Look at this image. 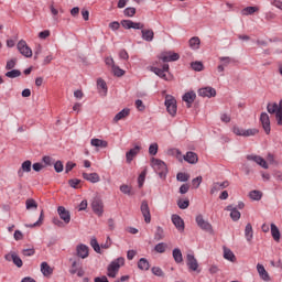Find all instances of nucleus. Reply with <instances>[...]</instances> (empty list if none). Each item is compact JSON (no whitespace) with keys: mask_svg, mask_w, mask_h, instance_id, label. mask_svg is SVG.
<instances>
[{"mask_svg":"<svg viewBox=\"0 0 282 282\" xmlns=\"http://www.w3.org/2000/svg\"><path fill=\"white\" fill-rule=\"evenodd\" d=\"M151 166L158 173L159 177H166V173H169V170L166 167V163L160 159L152 158L151 159Z\"/></svg>","mask_w":282,"mask_h":282,"instance_id":"1","label":"nucleus"},{"mask_svg":"<svg viewBox=\"0 0 282 282\" xmlns=\"http://www.w3.org/2000/svg\"><path fill=\"white\" fill-rule=\"evenodd\" d=\"M165 107L167 113L174 118V116H177V100L175 97L171 95L165 96Z\"/></svg>","mask_w":282,"mask_h":282,"instance_id":"2","label":"nucleus"},{"mask_svg":"<svg viewBox=\"0 0 282 282\" xmlns=\"http://www.w3.org/2000/svg\"><path fill=\"white\" fill-rule=\"evenodd\" d=\"M195 221H196L198 228H200V230H204L205 232L213 234V225H210V223H208V220L204 219V216L202 214H198L196 216Z\"/></svg>","mask_w":282,"mask_h":282,"instance_id":"3","label":"nucleus"},{"mask_svg":"<svg viewBox=\"0 0 282 282\" xmlns=\"http://www.w3.org/2000/svg\"><path fill=\"white\" fill-rule=\"evenodd\" d=\"M91 208L95 215L102 217V213H105V204L102 203V199L95 197L91 202Z\"/></svg>","mask_w":282,"mask_h":282,"instance_id":"4","label":"nucleus"},{"mask_svg":"<svg viewBox=\"0 0 282 282\" xmlns=\"http://www.w3.org/2000/svg\"><path fill=\"white\" fill-rule=\"evenodd\" d=\"M17 47L20 54H22V56H25V58H32V48L28 46V42H25L24 40H21L18 43Z\"/></svg>","mask_w":282,"mask_h":282,"instance_id":"5","label":"nucleus"},{"mask_svg":"<svg viewBox=\"0 0 282 282\" xmlns=\"http://www.w3.org/2000/svg\"><path fill=\"white\" fill-rule=\"evenodd\" d=\"M121 25L124 28V30H144V23L133 22L131 20H122Z\"/></svg>","mask_w":282,"mask_h":282,"instance_id":"6","label":"nucleus"},{"mask_svg":"<svg viewBox=\"0 0 282 282\" xmlns=\"http://www.w3.org/2000/svg\"><path fill=\"white\" fill-rule=\"evenodd\" d=\"M75 257H78V259H87V257H89V247L85 243L77 245Z\"/></svg>","mask_w":282,"mask_h":282,"instance_id":"7","label":"nucleus"},{"mask_svg":"<svg viewBox=\"0 0 282 282\" xmlns=\"http://www.w3.org/2000/svg\"><path fill=\"white\" fill-rule=\"evenodd\" d=\"M186 265L191 272H197V268H199V263L197 262V259L195 258V254L187 253L186 256Z\"/></svg>","mask_w":282,"mask_h":282,"instance_id":"8","label":"nucleus"},{"mask_svg":"<svg viewBox=\"0 0 282 282\" xmlns=\"http://www.w3.org/2000/svg\"><path fill=\"white\" fill-rule=\"evenodd\" d=\"M140 210L142 213V216L144 217L145 224H151V208H149V202L142 200Z\"/></svg>","mask_w":282,"mask_h":282,"instance_id":"9","label":"nucleus"},{"mask_svg":"<svg viewBox=\"0 0 282 282\" xmlns=\"http://www.w3.org/2000/svg\"><path fill=\"white\" fill-rule=\"evenodd\" d=\"M151 72H153V74L159 76V78H162L163 80H169V77L166 76V74H169V64H164L162 66V68H160V67H152Z\"/></svg>","mask_w":282,"mask_h":282,"instance_id":"10","label":"nucleus"},{"mask_svg":"<svg viewBox=\"0 0 282 282\" xmlns=\"http://www.w3.org/2000/svg\"><path fill=\"white\" fill-rule=\"evenodd\" d=\"M198 96L202 98H215L217 96V90L215 88L207 86L198 89Z\"/></svg>","mask_w":282,"mask_h":282,"instance_id":"11","label":"nucleus"},{"mask_svg":"<svg viewBox=\"0 0 282 282\" xmlns=\"http://www.w3.org/2000/svg\"><path fill=\"white\" fill-rule=\"evenodd\" d=\"M260 122L262 124V128L264 129V132L267 133V135H270V116L268 115V112H262L260 115Z\"/></svg>","mask_w":282,"mask_h":282,"instance_id":"12","label":"nucleus"},{"mask_svg":"<svg viewBox=\"0 0 282 282\" xmlns=\"http://www.w3.org/2000/svg\"><path fill=\"white\" fill-rule=\"evenodd\" d=\"M230 186V182L224 181L223 183L215 182L210 188V195H215V193H219V191H224V188H228Z\"/></svg>","mask_w":282,"mask_h":282,"instance_id":"13","label":"nucleus"},{"mask_svg":"<svg viewBox=\"0 0 282 282\" xmlns=\"http://www.w3.org/2000/svg\"><path fill=\"white\" fill-rule=\"evenodd\" d=\"M195 98H197V95L195 94V91H188L183 95L182 100L186 102L187 109H191L193 107V102H195Z\"/></svg>","mask_w":282,"mask_h":282,"instance_id":"14","label":"nucleus"},{"mask_svg":"<svg viewBox=\"0 0 282 282\" xmlns=\"http://www.w3.org/2000/svg\"><path fill=\"white\" fill-rule=\"evenodd\" d=\"M57 214L59 219L64 220V224H69L72 221V214H69V210H66L64 206L57 208Z\"/></svg>","mask_w":282,"mask_h":282,"instance_id":"15","label":"nucleus"},{"mask_svg":"<svg viewBox=\"0 0 282 282\" xmlns=\"http://www.w3.org/2000/svg\"><path fill=\"white\" fill-rule=\"evenodd\" d=\"M122 265H124V258L119 257L110 262L108 269L112 270L113 272H120V268H122Z\"/></svg>","mask_w":282,"mask_h":282,"instance_id":"16","label":"nucleus"},{"mask_svg":"<svg viewBox=\"0 0 282 282\" xmlns=\"http://www.w3.org/2000/svg\"><path fill=\"white\" fill-rule=\"evenodd\" d=\"M172 223L174 224L178 232H184V219H182L180 215L177 214L172 215Z\"/></svg>","mask_w":282,"mask_h":282,"instance_id":"17","label":"nucleus"},{"mask_svg":"<svg viewBox=\"0 0 282 282\" xmlns=\"http://www.w3.org/2000/svg\"><path fill=\"white\" fill-rule=\"evenodd\" d=\"M160 58L163 63H173L175 61H180V54H177V53H163Z\"/></svg>","mask_w":282,"mask_h":282,"instance_id":"18","label":"nucleus"},{"mask_svg":"<svg viewBox=\"0 0 282 282\" xmlns=\"http://www.w3.org/2000/svg\"><path fill=\"white\" fill-rule=\"evenodd\" d=\"M83 178L86 180V182H90V184H98V182H100V175H98V173L96 172L94 173L84 172Z\"/></svg>","mask_w":282,"mask_h":282,"instance_id":"19","label":"nucleus"},{"mask_svg":"<svg viewBox=\"0 0 282 282\" xmlns=\"http://www.w3.org/2000/svg\"><path fill=\"white\" fill-rule=\"evenodd\" d=\"M141 149H142L141 147L135 145L134 148L130 149L126 153V160H127L128 164H131V162H133V158H135V155H138L140 153Z\"/></svg>","mask_w":282,"mask_h":282,"instance_id":"20","label":"nucleus"},{"mask_svg":"<svg viewBox=\"0 0 282 282\" xmlns=\"http://www.w3.org/2000/svg\"><path fill=\"white\" fill-rule=\"evenodd\" d=\"M32 171V161L26 160L22 163L20 170L18 171V176L23 177L24 173H30Z\"/></svg>","mask_w":282,"mask_h":282,"instance_id":"21","label":"nucleus"},{"mask_svg":"<svg viewBox=\"0 0 282 282\" xmlns=\"http://www.w3.org/2000/svg\"><path fill=\"white\" fill-rule=\"evenodd\" d=\"M141 39L143 41H147V43H151V41H153V39H155V33L151 29H143L141 31Z\"/></svg>","mask_w":282,"mask_h":282,"instance_id":"22","label":"nucleus"},{"mask_svg":"<svg viewBox=\"0 0 282 282\" xmlns=\"http://www.w3.org/2000/svg\"><path fill=\"white\" fill-rule=\"evenodd\" d=\"M247 160L256 162V164H259V166H262V169H268V162H265V159L261 158L260 155H247Z\"/></svg>","mask_w":282,"mask_h":282,"instance_id":"23","label":"nucleus"},{"mask_svg":"<svg viewBox=\"0 0 282 282\" xmlns=\"http://www.w3.org/2000/svg\"><path fill=\"white\" fill-rule=\"evenodd\" d=\"M183 159L185 160V162H187L188 164H197V162L199 161V158L197 156V153L189 151L187 152Z\"/></svg>","mask_w":282,"mask_h":282,"instance_id":"24","label":"nucleus"},{"mask_svg":"<svg viewBox=\"0 0 282 282\" xmlns=\"http://www.w3.org/2000/svg\"><path fill=\"white\" fill-rule=\"evenodd\" d=\"M257 270H258L259 276H260V279H262V281H270V274L268 273V271L265 270V267H263V264L258 263Z\"/></svg>","mask_w":282,"mask_h":282,"instance_id":"25","label":"nucleus"},{"mask_svg":"<svg viewBox=\"0 0 282 282\" xmlns=\"http://www.w3.org/2000/svg\"><path fill=\"white\" fill-rule=\"evenodd\" d=\"M90 144L97 149H107V147H109L107 141L100 139H91Z\"/></svg>","mask_w":282,"mask_h":282,"instance_id":"26","label":"nucleus"},{"mask_svg":"<svg viewBox=\"0 0 282 282\" xmlns=\"http://www.w3.org/2000/svg\"><path fill=\"white\" fill-rule=\"evenodd\" d=\"M172 257H173L175 263L184 262V256H182V250L180 248L173 249Z\"/></svg>","mask_w":282,"mask_h":282,"instance_id":"27","label":"nucleus"},{"mask_svg":"<svg viewBox=\"0 0 282 282\" xmlns=\"http://www.w3.org/2000/svg\"><path fill=\"white\" fill-rule=\"evenodd\" d=\"M224 259L227 261H231V263H235L237 261V257H235V253L229 248L224 247Z\"/></svg>","mask_w":282,"mask_h":282,"instance_id":"28","label":"nucleus"},{"mask_svg":"<svg viewBox=\"0 0 282 282\" xmlns=\"http://www.w3.org/2000/svg\"><path fill=\"white\" fill-rule=\"evenodd\" d=\"M271 236L274 239V241H281V231L279 230V227H276V225L274 224H271Z\"/></svg>","mask_w":282,"mask_h":282,"instance_id":"29","label":"nucleus"},{"mask_svg":"<svg viewBox=\"0 0 282 282\" xmlns=\"http://www.w3.org/2000/svg\"><path fill=\"white\" fill-rule=\"evenodd\" d=\"M245 237L248 242L252 241V237H254V231L252 230V225L250 223L246 225Z\"/></svg>","mask_w":282,"mask_h":282,"instance_id":"30","label":"nucleus"},{"mask_svg":"<svg viewBox=\"0 0 282 282\" xmlns=\"http://www.w3.org/2000/svg\"><path fill=\"white\" fill-rule=\"evenodd\" d=\"M41 272L44 276H50L54 272V270L52 269V267H50L47 262H42Z\"/></svg>","mask_w":282,"mask_h":282,"instance_id":"31","label":"nucleus"},{"mask_svg":"<svg viewBox=\"0 0 282 282\" xmlns=\"http://www.w3.org/2000/svg\"><path fill=\"white\" fill-rule=\"evenodd\" d=\"M130 110L129 108H124L121 111H119L115 118H113V122H119V120H124V118H127V116H129Z\"/></svg>","mask_w":282,"mask_h":282,"instance_id":"32","label":"nucleus"},{"mask_svg":"<svg viewBox=\"0 0 282 282\" xmlns=\"http://www.w3.org/2000/svg\"><path fill=\"white\" fill-rule=\"evenodd\" d=\"M25 208L26 210H36L39 208V203L34 198H28L25 200Z\"/></svg>","mask_w":282,"mask_h":282,"instance_id":"33","label":"nucleus"},{"mask_svg":"<svg viewBox=\"0 0 282 282\" xmlns=\"http://www.w3.org/2000/svg\"><path fill=\"white\" fill-rule=\"evenodd\" d=\"M189 47L191 50H199V45L202 44V41L198 36L191 37L189 41Z\"/></svg>","mask_w":282,"mask_h":282,"instance_id":"34","label":"nucleus"},{"mask_svg":"<svg viewBox=\"0 0 282 282\" xmlns=\"http://www.w3.org/2000/svg\"><path fill=\"white\" fill-rule=\"evenodd\" d=\"M254 12H259V7H246L242 9L241 14L243 17H248L250 14H254Z\"/></svg>","mask_w":282,"mask_h":282,"instance_id":"35","label":"nucleus"},{"mask_svg":"<svg viewBox=\"0 0 282 282\" xmlns=\"http://www.w3.org/2000/svg\"><path fill=\"white\" fill-rule=\"evenodd\" d=\"M250 199H253V202H260L261 197H263V193L261 191L253 189L249 193Z\"/></svg>","mask_w":282,"mask_h":282,"instance_id":"36","label":"nucleus"},{"mask_svg":"<svg viewBox=\"0 0 282 282\" xmlns=\"http://www.w3.org/2000/svg\"><path fill=\"white\" fill-rule=\"evenodd\" d=\"M138 268L139 270H149V268H151V264L149 263V260H147L145 258H141L138 261Z\"/></svg>","mask_w":282,"mask_h":282,"instance_id":"37","label":"nucleus"},{"mask_svg":"<svg viewBox=\"0 0 282 282\" xmlns=\"http://www.w3.org/2000/svg\"><path fill=\"white\" fill-rule=\"evenodd\" d=\"M164 239V228L158 226L154 232V241H162Z\"/></svg>","mask_w":282,"mask_h":282,"instance_id":"38","label":"nucleus"},{"mask_svg":"<svg viewBox=\"0 0 282 282\" xmlns=\"http://www.w3.org/2000/svg\"><path fill=\"white\" fill-rule=\"evenodd\" d=\"M166 248H169L166 242H159L158 245H155L154 250L160 254H164V252H166Z\"/></svg>","mask_w":282,"mask_h":282,"instance_id":"39","label":"nucleus"},{"mask_svg":"<svg viewBox=\"0 0 282 282\" xmlns=\"http://www.w3.org/2000/svg\"><path fill=\"white\" fill-rule=\"evenodd\" d=\"M90 246L97 254H102V251L100 250V245L98 243V240L96 238L90 239Z\"/></svg>","mask_w":282,"mask_h":282,"instance_id":"40","label":"nucleus"},{"mask_svg":"<svg viewBox=\"0 0 282 282\" xmlns=\"http://www.w3.org/2000/svg\"><path fill=\"white\" fill-rule=\"evenodd\" d=\"M191 67L194 72H204V63L202 62H192Z\"/></svg>","mask_w":282,"mask_h":282,"instance_id":"41","label":"nucleus"},{"mask_svg":"<svg viewBox=\"0 0 282 282\" xmlns=\"http://www.w3.org/2000/svg\"><path fill=\"white\" fill-rule=\"evenodd\" d=\"M177 206L181 208V210H186L188 206H191V200L188 199H178L177 200Z\"/></svg>","mask_w":282,"mask_h":282,"instance_id":"42","label":"nucleus"},{"mask_svg":"<svg viewBox=\"0 0 282 282\" xmlns=\"http://www.w3.org/2000/svg\"><path fill=\"white\" fill-rule=\"evenodd\" d=\"M267 111L268 113H276V111H279V104L273 102V104H268L267 106Z\"/></svg>","mask_w":282,"mask_h":282,"instance_id":"43","label":"nucleus"},{"mask_svg":"<svg viewBox=\"0 0 282 282\" xmlns=\"http://www.w3.org/2000/svg\"><path fill=\"white\" fill-rule=\"evenodd\" d=\"M7 78H19L21 76V70L12 69L6 73Z\"/></svg>","mask_w":282,"mask_h":282,"instance_id":"44","label":"nucleus"},{"mask_svg":"<svg viewBox=\"0 0 282 282\" xmlns=\"http://www.w3.org/2000/svg\"><path fill=\"white\" fill-rule=\"evenodd\" d=\"M69 261H72V265L69 269V274H76L78 272V261L74 260V259H69Z\"/></svg>","mask_w":282,"mask_h":282,"instance_id":"45","label":"nucleus"},{"mask_svg":"<svg viewBox=\"0 0 282 282\" xmlns=\"http://www.w3.org/2000/svg\"><path fill=\"white\" fill-rule=\"evenodd\" d=\"M97 87H98V89H102V91L105 94H107V82H105V79L98 78L97 79Z\"/></svg>","mask_w":282,"mask_h":282,"instance_id":"46","label":"nucleus"},{"mask_svg":"<svg viewBox=\"0 0 282 282\" xmlns=\"http://www.w3.org/2000/svg\"><path fill=\"white\" fill-rule=\"evenodd\" d=\"M42 162H44L45 166H54V162H56V160L52 156L45 155L42 158Z\"/></svg>","mask_w":282,"mask_h":282,"instance_id":"47","label":"nucleus"},{"mask_svg":"<svg viewBox=\"0 0 282 282\" xmlns=\"http://www.w3.org/2000/svg\"><path fill=\"white\" fill-rule=\"evenodd\" d=\"M189 177H191V176H189L188 174L183 173V172H180V173H177V175H176L177 182H188Z\"/></svg>","mask_w":282,"mask_h":282,"instance_id":"48","label":"nucleus"},{"mask_svg":"<svg viewBox=\"0 0 282 282\" xmlns=\"http://www.w3.org/2000/svg\"><path fill=\"white\" fill-rule=\"evenodd\" d=\"M43 219H45V215L43 214V210L40 214L39 220L32 225H26L28 228H35V226H41L43 224Z\"/></svg>","mask_w":282,"mask_h":282,"instance_id":"49","label":"nucleus"},{"mask_svg":"<svg viewBox=\"0 0 282 282\" xmlns=\"http://www.w3.org/2000/svg\"><path fill=\"white\" fill-rule=\"evenodd\" d=\"M112 72L118 78L124 76V69L120 68L119 66H112Z\"/></svg>","mask_w":282,"mask_h":282,"instance_id":"50","label":"nucleus"},{"mask_svg":"<svg viewBox=\"0 0 282 282\" xmlns=\"http://www.w3.org/2000/svg\"><path fill=\"white\" fill-rule=\"evenodd\" d=\"M124 17H135V8L128 7L123 10Z\"/></svg>","mask_w":282,"mask_h":282,"instance_id":"51","label":"nucleus"},{"mask_svg":"<svg viewBox=\"0 0 282 282\" xmlns=\"http://www.w3.org/2000/svg\"><path fill=\"white\" fill-rule=\"evenodd\" d=\"M219 61L223 66L228 67L232 63V58L228 56L219 57Z\"/></svg>","mask_w":282,"mask_h":282,"instance_id":"52","label":"nucleus"},{"mask_svg":"<svg viewBox=\"0 0 282 282\" xmlns=\"http://www.w3.org/2000/svg\"><path fill=\"white\" fill-rule=\"evenodd\" d=\"M230 218L232 219V221H239V219H241V213L236 208L230 213Z\"/></svg>","mask_w":282,"mask_h":282,"instance_id":"53","label":"nucleus"},{"mask_svg":"<svg viewBox=\"0 0 282 282\" xmlns=\"http://www.w3.org/2000/svg\"><path fill=\"white\" fill-rule=\"evenodd\" d=\"M259 130L257 128L245 130L243 138H250V135H257Z\"/></svg>","mask_w":282,"mask_h":282,"instance_id":"54","label":"nucleus"},{"mask_svg":"<svg viewBox=\"0 0 282 282\" xmlns=\"http://www.w3.org/2000/svg\"><path fill=\"white\" fill-rule=\"evenodd\" d=\"M134 105L138 111H144V109H147V106H144V102L142 101V99H137L134 101Z\"/></svg>","mask_w":282,"mask_h":282,"instance_id":"55","label":"nucleus"},{"mask_svg":"<svg viewBox=\"0 0 282 282\" xmlns=\"http://www.w3.org/2000/svg\"><path fill=\"white\" fill-rule=\"evenodd\" d=\"M53 165H54V169H55L56 173H63L64 166H63V162L62 161H55L53 163Z\"/></svg>","mask_w":282,"mask_h":282,"instance_id":"56","label":"nucleus"},{"mask_svg":"<svg viewBox=\"0 0 282 282\" xmlns=\"http://www.w3.org/2000/svg\"><path fill=\"white\" fill-rule=\"evenodd\" d=\"M120 191L123 193V195H129V196L133 195L131 193V186H129V185H124V184L121 185Z\"/></svg>","mask_w":282,"mask_h":282,"instance_id":"57","label":"nucleus"},{"mask_svg":"<svg viewBox=\"0 0 282 282\" xmlns=\"http://www.w3.org/2000/svg\"><path fill=\"white\" fill-rule=\"evenodd\" d=\"M152 274H154V276H164V271H162L160 267H153Z\"/></svg>","mask_w":282,"mask_h":282,"instance_id":"58","label":"nucleus"},{"mask_svg":"<svg viewBox=\"0 0 282 282\" xmlns=\"http://www.w3.org/2000/svg\"><path fill=\"white\" fill-rule=\"evenodd\" d=\"M202 182H203V177L202 176H197V177L193 178L192 180L193 188H197L198 186H200Z\"/></svg>","mask_w":282,"mask_h":282,"instance_id":"59","label":"nucleus"},{"mask_svg":"<svg viewBox=\"0 0 282 282\" xmlns=\"http://www.w3.org/2000/svg\"><path fill=\"white\" fill-rule=\"evenodd\" d=\"M79 184H80V180L78 178L68 180V185L70 186V188H78Z\"/></svg>","mask_w":282,"mask_h":282,"instance_id":"60","label":"nucleus"},{"mask_svg":"<svg viewBox=\"0 0 282 282\" xmlns=\"http://www.w3.org/2000/svg\"><path fill=\"white\" fill-rule=\"evenodd\" d=\"M13 263L17 265V268H23V260L15 253L13 257Z\"/></svg>","mask_w":282,"mask_h":282,"instance_id":"61","label":"nucleus"},{"mask_svg":"<svg viewBox=\"0 0 282 282\" xmlns=\"http://www.w3.org/2000/svg\"><path fill=\"white\" fill-rule=\"evenodd\" d=\"M158 143H152L150 147H149V153L151 155H158Z\"/></svg>","mask_w":282,"mask_h":282,"instance_id":"62","label":"nucleus"},{"mask_svg":"<svg viewBox=\"0 0 282 282\" xmlns=\"http://www.w3.org/2000/svg\"><path fill=\"white\" fill-rule=\"evenodd\" d=\"M275 120H276V124L279 127H282V110H278L275 112Z\"/></svg>","mask_w":282,"mask_h":282,"instance_id":"63","label":"nucleus"},{"mask_svg":"<svg viewBox=\"0 0 282 282\" xmlns=\"http://www.w3.org/2000/svg\"><path fill=\"white\" fill-rule=\"evenodd\" d=\"M232 131H234V133L236 134V135H245V130H243V128H239V127H237V126H235L234 128H232Z\"/></svg>","mask_w":282,"mask_h":282,"instance_id":"64","label":"nucleus"}]
</instances>
